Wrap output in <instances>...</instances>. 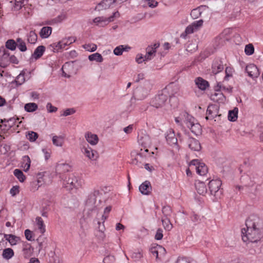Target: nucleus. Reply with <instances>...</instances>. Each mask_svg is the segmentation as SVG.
Here are the masks:
<instances>
[{"label": "nucleus", "mask_w": 263, "mask_h": 263, "mask_svg": "<svg viewBox=\"0 0 263 263\" xmlns=\"http://www.w3.org/2000/svg\"><path fill=\"white\" fill-rule=\"evenodd\" d=\"M191 132L196 135H198L201 133V127L199 123H190L187 126Z\"/></svg>", "instance_id": "nucleus-27"}, {"label": "nucleus", "mask_w": 263, "mask_h": 263, "mask_svg": "<svg viewBox=\"0 0 263 263\" xmlns=\"http://www.w3.org/2000/svg\"><path fill=\"white\" fill-rule=\"evenodd\" d=\"M14 255L13 250L11 248H7L4 250L2 256L4 258L9 259Z\"/></svg>", "instance_id": "nucleus-42"}, {"label": "nucleus", "mask_w": 263, "mask_h": 263, "mask_svg": "<svg viewBox=\"0 0 263 263\" xmlns=\"http://www.w3.org/2000/svg\"><path fill=\"white\" fill-rule=\"evenodd\" d=\"M70 166L67 163H59L56 165L55 172L57 174H62L68 172Z\"/></svg>", "instance_id": "nucleus-24"}, {"label": "nucleus", "mask_w": 263, "mask_h": 263, "mask_svg": "<svg viewBox=\"0 0 263 263\" xmlns=\"http://www.w3.org/2000/svg\"><path fill=\"white\" fill-rule=\"evenodd\" d=\"M81 185V180L73 174L69 175L68 178L63 182V186L68 191L78 189Z\"/></svg>", "instance_id": "nucleus-3"}, {"label": "nucleus", "mask_w": 263, "mask_h": 263, "mask_svg": "<svg viewBox=\"0 0 263 263\" xmlns=\"http://www.w3.org/2000/svg\"><path fill=\"white\" fill-rule=\"evenodd\" d=\"M100 194L99 190H95L92 193H91L87 200V203H95L96 201V198Z\"/></svg>", "instance_id": "nucleus-35"}, {"label": "nucleus", "mask_w": 263, "mask_h": 263, "mask_svg": "<svg viewBox=\"0 0 263 263\" xmlns=\"http://www.w3.org/2000/svg\"><path fill=\"white\" fill-rule=\"evenodd\" d=\"M17 120H18V118H17L16 119H15L14 118H11L9 120H6L5 119H4V120H1V122L3 123V122H7L8 123H10V124L9 125V127H11L14 124H15L16 121Z\"/></svg>", "instance_id": "nucleus-60"}, {"label": "nucleus", "mask_w": 263, "mask_h": 263, "mask_svg": "<svg viewBox=\"0 0 263 263\" xmlns=\"http://www.w3.org/2000/svg\"><path fill=\"white\" fill-rule=\"evenodd\" d=\"M17 46V42H15L13 39H9L6 42V47L12 51L16 49Z\"/></svg>", "instance_id": "nucleus-45"}, {"label": "nucleus", "mask_w": 263, "mask_h": 263, "mask_svg": "<svg viewBox=\"0 0 263 263\" xmlns=\"http://www.w3.org/2000/svg\"><path fill=\"white\" fill-rule=\"evenodd\" d=\"M22 252L24 257L26 258H28L32 255L33 248L30 243L25 241L23 243Z\"/></svg>", "instance_id": "nucleus-16"}, {"label": "nucleus", "mask_w": 263, "mask_h": 263, "mask_svg": "<svg viewBox=\"0 0 263 263\" xmlns=\"http://www.w3.org/2000/svg\"><path fill=\"white\" fill-rule=\"evenodd\" d=\"M45 51V47L44 46H38L32 54V58L37 60L40 58Z\"/></svg>", "instance_id": "nucleus-26"}, {"label": "nucleus", "mask_w": 263, "mask_h": 263, "mask_svg": "<svg viewBox=\"0 0 263 263\" xmlns=\"http://www.w3.org/2000/svg\"><path fill=\"white\" fill-rule=\"evenodd\" d=\"M196 30L194 28V26L191 24L186 28L185 31L181 34L180 36L185 38L187 34L193 33Z\"/></svg>", "instance_id": "nucleus-48"}, {"label": "nucleus", "mask_w": 263, "mask_h": 263, "mask_svg": "<svg viewBox=\"0 0 263 263\" xmlns=\"http://www.w3.org/2000/svg\"><path fill=\"white\" fill-rule=\"evenodd\" d=\"M206 8L205 6H201L191 11V15L194 18H197L199 17L202 13L201 10Z\"/></svg>", "instance_id": "nucleus-31"}, {"label": "nucleus", "mask_w": 263, "mask_h": 263, "mask_svg": "<svg viewBox=\"0 0 263 263\" xmlns=\"http://www.w3.org/2000/svg\"><path fill=\"white\" fill-rule=\"evenodd\" d=\"M37 105L35 103H29L25 104L24 108L27 112H33L37 109Z\"/></svg>", "instance_id": "nucleus-46"}, {"label": "nucleus", "mask_w": 263, "mask_h": 263, "mask_svg": "<svg viewBox=\"0 0 263 263\" xmlns=\"http://www.w3.org/2000/svg\"><path fill=\"white\" fill-rule=\"evenodd\" d=\"M142 149H141V152L138 153L137 154L136 157L134 159L132 160L131 163L133 164L138 165H139L138 162H139V158H142L143 156L144 157H146V155H144L143 154V153L142 152Z\"/></svg>", "instance_id": "nucleus-54"}, {"label": "nucleus", "mask_w": 263, "mask_h": 263, "mask_svg": "<svg viewBox=\"0 0 263 263\" xmlns=\"http://www.w3.org/2000/svg\"><path fill=\"white\" fill-rule=\"evenodd\" d=\"M46 108L49 112H55L58 110V108L52 106L51 103L47 104Z\"/></svg>", "instance_id": "nucleus-61"}, {"label": "nucleus", "mask_w": 263, "mask_h": 263, "mask_svg": "<svg viewBox=\"0 0 263 263\" xmlns=\"http://www.w3.org/2000/svg\"><path fill=\"white\" fill-rule=\"evenodd\" d=\"M83 47L87 51L93 52L96 50L97 46L94 44H88L83 45Z\"/></svg>", "instance_id": "nucleus-52"}, {"label": "nucleus", "mask_w": 263, "mask_h": 263, "mask_svg": "<svg viewBox=\"0 0 263 263\" xmlns=\"http://www.w3.org/2000/svg\"><path fill=\"white\" fill-rule=\"evenodd\" d=\"M245 52L248 55H251L254 52V48L252 44H249L245 47Z\"/></svg>", "instance_id": "nucleus-51"}, {"label": "nucleus", "mask_w": 263, "mask_h": 263, "mask_svg": "<svg viewBox=\"0 0 263 263\" xmlns=\"http://www.w3.org/2000/svg\"><path fill=\"white\" fill-rule=\"evenodd\" d=\"M163 231L161 229L159 228L157 230L155 238L156 240H161L163 238Z\"/></svg>", "instance_id": "nucleus-62"}, {"label": "nucleus", "mask_w": 263, "mask_h": 263, "mask_svg": "<svg viewBox=\"0 0 263 263\" xmlns=\"http://www.w3.org/2000/svg\"><path fill=\"white\" fill-rule=\"evenodd\" d=\"M241 181L246 187H252L255 184L254 179L249 176L242 177L241 178Z\"/></svg>", "instance_id": "nucleus-30"}, {"label": "nucleus", "mask_w": 263, "mask_h": 263, "mask_svg": "<svg viewBox=\"0 0 263 263\" xmlns=\"http://www.w3.org/2000/svg\"><path fill=\"white\" fill-rule=\"evenodd\" d=\"M218 107L216 105H210L206 110V120H212L217 116Z\"/></svg>", "instance_id": "nucleus-12"}, {"label": "nucleus", "mask_w": 263, "mask_h": 263, "mask_svg": "<svg viewBox=\"0 0 263 263\" xmlns=\"http://www.w3.org/2000/svg\"><path fill=\"white\" fill-rule=\"evenodd\" d=\"M19 191V186H13L10 191V193L12 196H15L16 194H18Z\"/></svg>", "instance_id": "nucleus-63"}, {"label": "nucleus", "mask_w": 263, "mask_h": 263, "mask_svg": "<svg viewBox=\"0 0 263 263\" xmlns=\"http://www.w3.org/2000/svg\"><path fill=\"white\" fill-rule=\"evenodd\" d=\"M52 142L57 146H62L64 143V137L54 136L52 137Z\"/></svg>", "instance_id": "nucleus-36"}, {"label": "nucleus", "mask_w": 263, "mask_h": 263, "mask_svg": "<svg viewBox=\"0 0 263 263\" xmlns=\"http://www.w3.org/2000/svg\"><path fill=\"white\" fill-rule=\"evenodd\" d=\"M165 251V249L161 246L157 245L156 246L152 247L150 249V251L152 254L156 256L157 259L159 258L158 253L159 251Z\"/></svg>", "instance_id": "nucleus-34"}, {"label": "nucleus", "mask_w": 263, "mask_h": 263, "mask_svg": "<svg viewBox=\"0 0 263 263\" xmlns=\"http://www.w3.org/2000/svg\"><path fill=\"white\" fill-rule=\"evenodd\" d=\"M25 71L23 70L20 74L17 76V77L15 79V82L16 83V85H21L22 84H23L25 81V78L24 77L25 75Z\"/></svg>", "instance_id": "nucleus-49"}, {"label": "nucleus", "mask_w": 263, "mask_h": 263, "mask_svg": "<svg viewBox=\"0 0 263 263\" xmlns=\"http://www.w3.org/2000/svg\"><path fill=\"white\" fill-rule=\"evenodd\" d=\"M72 43V40L69 42L68 40H63L59 42L58 43H54L51 45V46L53 48V52H58L59 49L64 48L66 46L70 45Z\"/></svg>", "instance_id": "nucleus-19"}, {"label": "nucleus", "mask_w": 263, "mask_h": 263, "mask_svg": "<svg viewBox=\"0 0 263 263\" xmlns=\"http://www.w3.org/2000/svg\"><path fill=\"white\" fill-rule=\"evenodd\" d=\"M215 92L210 96V99L214 102L222 103L226 100V97L223 94L215 87Z\"/></svg>", "instance_id": "nucleus-17"}, {"label": "nucleus", "mask_w": 263, "mask_h": 263, "mask_svg": "<svg viewBox=\"0 0 263 263\" xmlns=\"http://www.w3.org/2000/svg\"><path fill=\"white\" fill-rule=\"evenodd\" d=\"M129 49H130V47L128 46L124 47L123 45H120L115 48L114 53L116 55H121L122 54L123 51H128Z\"/></svg>", "instance_id": "nucleus-33"}, {"label": "nucleus", "mask_w": 263, "mask_h": 263, "mask_svg": "<svg viewBox=\"0 0 263 263\" xmlns=\"http://www.w3.org/2000/svg\"><path fill=\"white\" fill-rule=\"evenodd\" d=\"M115 2L114 0H103L96 7V11H100L104 9L109 8L111 4Z\"/></svg>", "instance_id": "nucleus-20"}, {"label": "nucleus", "mask_w": 263, "mask_h": 263, "mask_svg": "<svg viewBox=\"0 0 263 263\" xmlns=\"http://www.w3.org/2000/svg\"><path fill=\"white\" fill-rule=\"evenodd\" d=\"M168 98L166 91L162 89L153 99L151 102L152 106L156 108L162 107L165 104Z\"/></svg>", "instance_id": "nucleus-4"}, {"label": "nucleus", "mask_w": 263, "mask_h": 263, "mask_svg": "<svg viewBox=\"0 0 263 263\" xmlns=\"http://www.w3.org/2000/svg\"><path fill=\"white\" fill-rule=\"evenodd\" d=\"M195 82L197 87L202 90H205L209 86V82L201 77L196 78Z\"/></svg>", "instance_id": "nucleus-23"}, {"label": "nucleus", "mask_w": 263, "mask_h": 263, "mask_svg": "<svg viewBox=\"0 0 263 263\" xmlns=\"http://www.w3.org/2000/svg\"><path fill=\"white\" fill-rule=\"evenodd\" d=\"M246 71L247 72L249 76L253 78H257L259 75V72L257 67L253 64L247 65L246 67Z\"/></svg>", "instance_id": "nucleus-13"}, {"label": "nucleus", "mask_w": 263, "mask_h": 263, "mask_svg": "<svg viewBox=\"0 0 263 263\" xmlns=\"http://www.w3.org/2000/svg\"><path fill=\"white\" fill-rule=\"evenodd\" d=\"M164 217H169L172 214V209L170 206H164L162 210Z\"/></svg>", "instance_id": "nucleus-53"}, {"label": "nucleus", "mask_w": 263, "mask_h": 263, "mask_svg": "<svg viewBox=\"0 0 263 263\" xmlns=\"http://www.w3.org/2000/svg\"><path fill=\"white\" fill-rule=\"evenodd\" d=\"M217 89H219V91L220 90L227 91L228 92H231L232 91V88H227L226 86L222 85L220 83L217 84V86L216 87Z\"/></svg>", "instance_id": "nucleus-58"}, {"label": "nucleus", "mask_w": 263, "mask_h": 263, "mask_svg": "<svg viewBox=\"0 0 263 263\" xmlns=\"http://www.w3.org/2000/svg\"><path fill=\"white\" fill-rule=\"evenodd\" d=\"M203 21L202 20L195 21L192 24L194 26V28L197 31L203 25Z\"/></svg>", "instance_id": "nucleus-59"}, {"label": "nucleus", "mask_w": 263, "mask_h": 263, "mask_svg": "<svg viewBox=\"0 0 263 263\" xmlns=\"http://www.w3.org/2000/svg\"><path fill=\"white\" fill-rule=\"evenodd\" d=\"M37 133L34 132H29L28 134L26 135V137L27 139H28L31 142L35 141L37 138H38Z\"/></svg>", "instance_id": "nucleus-50"}, {"label": "nucleus", "mask_w": 263, "mask_h": 263, "mask_svg": "<svg viewBox=\"0 0 263 263\" xmlns=\"http://www.w3.org/2000/svg\"><path fill=\"white\" fill-rule=\"evenodd\" d=\"M14 176L18 179V180L23 182L26 179V176L23 174V172L19 169H15L13 172Z\"/></svg>", "instance_id": "nucleus-41"}, {"label": "nucleus", "mask_w": 263, "mask_h": 263, "mask_svg": "<svg viewBox=\"0 0 263 263\" xmlns=\"http://www.w3.org/2000/svg\"><path fill=\"white\" fill-rule=\"evenodd\" d=\"M197 192L200 195H204L207 192V189L204 182L201 181H197L195 183Z\"/></svg>", "instance_id": "nucleus-21"}, {"label": "nucleus", "mask_w": 263, "mask_h": 263, "mask_svg": "<svg viewBox=\"0 0 263 263\" xmlns=\"http://www.w3.org/2000/svg\"><path fill=\"white\" fill-rule=\"evenodd\" d=\"M160 46L159 43H156L153 45L148 46L146 48V53L144 56V61L151 60L152 59L156 54L157 49Z\"/></svg>", "instance_id": "nucleus-8"}, {"label": "nucleus", "mask_w": 263, "mask_h": 263, "mask_svg": "<svg viewBox=\"0 0 263 263\" xmlns=\"http://www.w3.org/2000/svg\"><path fill=\"white\" fill-rule=\"evenodd\" d=\"M119 16V13L118 11L112 13V14L108 17H104V16H98L95 18L93 20L94 23H95L97 25L100 26H104L106 25L109 22H113L115 17H118Z\"/></svg>", "instance_id": "nucleus-6"}, {"label": "nucleus", "mask_w": 263, "mask_h": 263, "mask_svg": "<svg viewBox=\"0 0 263 263\" xmlns=\"http://www.w3.org/2000/svg\"><path fill=\"white\" fill-rule=\"evenodd\" d=\"M260 220L255 215L250 216L246 221V228L241 230L242 239L244 242H257L260 238Z\"/></svg>", "instance_id": "nucleus-1"}, {"label": "nucleus", "mask_w": 263, "mask_h": 263, "mask_svg": "<svg viewBox=\"0 0 263 263\" xmlns=\"http://www.w3.org/2000/svg\"><path fill=\"white\" fill-rule=\"evenodd\" d=\"M165 138L166 141L170 145H176L177 139L175 136L174 131L172 129H169L166 134Z\"/></svg>", "instance_id": "nucleus-15"}, {"label": "nucleus", "mask_w": 263, "mask_h": 263, "mask_svg": "<svg viewBox=\"0 0 263 263\" xmlns=\"http://www.w3.org/2000/svg\"><path fill=\"white\" fill-rule=\"evenodd\" d=\"M188 147L194 151L199 152L201 149V146L199 141L194 138H189L187 141Z\"/></svg>", "instance_id": "nucleus-11"}, {"label": "nucleus", "mask_w": 263, "mask_h": 263, "mask_svg": "<svg viewBox=\"0 0 263 263\" xmlns=\"http://www.w3.org/2000/svg\"><path fill=\"white\" fill-rule=\"evenodd\" d=\"M36 241L38 243L39 251L40 252L42 250H45L47 246V239L46 238L40 236Z\"/></svg>", "instance_id": "nucleus-28"}, {"label": "nucleus", "mask_w": 263, "mask_h": 263, "mask_svg": "<svg viewBox=\"0 0 263 263\" xmlns=\"http://www.w3.org/2000/svg\"><path fill=\"white\" fill-rule=\"evenodd\" d=\"M163 89L166 91V94L170 97L169 101L171 106L174 108L177 107L178 104V101L175 96L179 95L180 88L179 86L173 82L167 85Z\"/></svg>", "instance_id": "nucleus-2"}, {"label": "nucleus", "mask_w": 263, "mask_h": 263, "mask_svg": "<svg viewBox=\"0 0 263 263\" xmlns=\"http://www.w3.org/2000/svg\"><path fill=\"white\" fill-rule=\"evenodd\" d=\"M190 165H194L196 166V170L197 174L201 176H204L208 173V167L203 163L200 162L198 159L192 160Z\"/></svg>", "instance_id": "nucleus-7"}, {"label": "nucleus", "mask_w": 263, "mask_h": 263, "mask_svg": "<svg viewBox=\"0 0 263 263\" xmlns=\"http://www.w3.org/2000/svg\"><path fill=\"white\" fill-rule=\"evenodd\" d=\"M37 39V35L34 31H31L27 35L28 42L30 44H35Z\"/></svg>", "instance_id": "nucleus-43"}, {"label": "nucleus", "mask_w": 263, "mask_h": 263, "mask_svg": "<svg viewBox=\"0 0 263 263\" xmlns=\"http://www.w3.org/2000/svg\"><path fill=\"white\" fill-rule=\"evenodd\" d=\"M5 240H7L11 246L15 245L20 238L12 234H4Z\"/></svg>", "instance_id": "nucleus-29"}, {"label": "nucleus", "mask_w": 263, "mask_h": 263, "mask_svg": "<svg viewBox=\"0 0 263 263\" xmlns=\"http://www.w3.org/2000/svg\"><path fill=\"white\" fill-rule=\"evenodd\" d=\"M15 3L14 8L16 10H18L22 8L24 5V0H14Z\"/></svg>", "instance_id": "nucleus-56"}, {"label": "nucleus", "mask_w": 263, "mask_h": 263, "mask_svg": "<svg viewBox=\"0 0 263 263\" xmlns=\"http://www.w3.org/2000/svg\"><path fill=\"white\" fill-rule=\"evenodd\" d=\"M224 68L223 62L220 59H216L214 60L212 65V72L213 74L221 72Z\"/></svg>", "instance_id": "nucleus-14"}, {"label": "nucleus", "mask_w": 263, "mask_h": 263, "mask_svg": "<svg viewBox=\"0 0 263 263\" xmlns=\"http://www.w3.org/2000/svg\"><path fill=\"white\" fill-rule=\"evenodd\" d=\"M221 181L219 179L212 180L209 183V188L211 195H213L216 197L220 198L222 194L220 187L221 185Z\"/></svg>", "instance_id": "nucleus-5"}, {"label": "nucleus", "mask_w": 263, "mask_h": 263, "mask_svg": "<svg viewBox=\"0 0 263 263\" xmlns=\"http://www.w3.org/2000/svg\"><path fill=\"white\" fill-rule=\"evenodd\" d=\"M111 206H107L105 209L104 211V214L102 216V220H103V223L104 222L105 220L108 217V214L111 211Z\"/></svg>", "instance_id": "nucleus-55"}, {"label": "nucleus", "mask_w": 263, "mask_h": 263, "mask_svg": "<svg viewBox=\"0 0 263 263\" xmlns=\"http://www.w3.org/2000/svg\"><path fill=\"white\" fill-rule=\"evenodd\" d=\"M88 59L90 61H95L97 62L101 63L103 61V58L101 54L99 53H95L89 55L88 56Z\"/></svg>", "instance_id": "nucleus-39"}, {"label": "nucleus", "mask_w": 263, "mask_h": 263, "mask_svg": "<svg viewBox=\"0 0 263 263\" xmlns=\"http://www.w3.org/2000/svg\"><path fill=\"white\" fill-rule=\"evenodd\" d=\"M238 109L237 107L232 110H230L228 115V119L231 121H235L237 119Z\"/></svg>", "instance_id": "nucleus-44"}, {"label": "nucleus", "mask_w": 263, "mask_h": 263, "mask_svg": "<svg viewBox=\"0 0 263 263\" xmlns=\"http://www.w3.org/2000/svg\"><path fill=\"white\" fill-rule=\"evenodd\" d=\"M151 190V183L148 181H145L139 186V191L143 195H148Z\"/></svg>", "instance_id": "nucleus-22"}, {"label": "nucleus", "mask_w": 263, "mask_h": 263, "mask_svg": "<svg viewBox=\"0 0 263 263\" xmlns=\"http://www.w3.org/2000/svg\"><path fill=\"white\" fill-rule=\"evenodd\" d=\"M9 53L4 48H0V66L3 68L9 65Z\"/></svg>", "instance_id": "nucleus-9"}, {"label": "nucleus", "mask_w": 263, "mask_h": 263, "mask_svg": "<svg viewBox=\"0 0 263 263\" xmlns=\"http://www.w3.org/2000/svg\"><path fill=\"white\" fill-rule=\"evenodd\" d=\"M75 112L76 110L74 108H67L64 111L62 115L63 116H67L73 114Z\"/></svg>", "instance_id": "nucleus-64"}, {"label": "nucleus", "mask_w": 263, "mask_h": 263, "mask_svg": "<svg viewBox=\"0 0 263 263\" xmlns=\"http://www.w3.org/2000/svg\"><path fill=\"white\" fill-rule=\"evenodd\" d=\"M25 236L26 238L29 241L33 240V233L29 229H27L25 231Z\"/></svg>", "instance_id": "nucleus-57"}, {"label": "nucleus", "mask_w": 263, "mask_h": 263, "mask_svg": "<svg viewBox=\"0 0 263 263\" xmlns=\"http://www.w3.org/2000/svg\"><path fill=\"white\" fill-rule=\"evenodd\" d=\"M138 141L139 144L144 148L148 147L151 145V140L149 136L143 132L138 135Z\"/></svg>", "instance_id": "nucleus-10"}, {"label": "nucleus", "mask_w": 263, "mask_h": 263, "mask_svg": "<svg viewBox=\"0 0 263 263\" xmlns=\"http://www.w3.org/2000/svg\"><path fill=\"white\" fill-rule=\"evenodd\" d=\"M85 138L87 142L91 145H96L98 142V137L97 135L88 132L85 134Z\"/></svg>", "instance_id": "nucleus-25"}, {"label": "nucleus", "mask_w": 263, "mask_h": 263, "mask_svg": "<svg viewBox=\"0 0 263 263\" xmlns=\"http://www.w3.org/2000/svg\"><path fill=\"white\" fill-rule=\"evenodd\" d=\"M23 163L22 167H24V171L27 172L30 167L31 160L28 156H25L23 157Z\"/></svg>", "instance_id": "nucleus-38"}, {"label": "nucleus", "mask_w": 263, "mask_h": 263, "mask_svg": "<svg viewBox=\"0 0 263 263\" xmlns=\"http://www.w3.org/2000/svg\"><path fill=\"white\" fill-rule=\"evenodd\" d=\"M81 151L83 154L89 159L95 160L97 157L96 156V151L92 150L88 145L87 147L84 146Z\"/></svg>", "instance_id": "nucleus-18"}, {"label": "nucleus", "mask_w": 263, "mask_h": 263, "mask_svg": "<svg viewBox=\"0 0 263 263\" xmlns=\"http://www.w3.org/2000/svg\"><path fill=\"white\" fill-rule=\"evenodd\" d=\"M17 47L19 50L22 52H24L27 50V47L25 42L21 38L16 39Z\"/></svg>", "instance_id": "nucleus-47"}, {"label": "nucleus", "mask_w": 263, "mask_h": 263, "mask_svg": "<svg viewBox=\"0 0 263 263\" xmlns=\"http://www.w3.org/2000/svg\"><path fill=\"white\" fill-rule=\"evenodd\" d=\"M36 222L38 229H39L40 232L42 234H43L45 232L46 230L45 226L44 224V221L43 219L40 217H37L36 218Z\"/></svg>", "instance_id": "nucleus-40"}, {"label": "nucleus", "mask_w": 263, "mask_h": 263, "mask_svg": "<svg viewBox=\"0 0 263 263\" xmlns=\"http://www.w3.org/2000/svg\"><path fill=\"white\" fill-rule=\"evenodd\" d=\"M164 228L167 231H170L173 228V225L171 223L169 217H163L161 220Z\"/></svg>", "instance_id": "nucleus-37"}, {"label": "nucleus", "mask_w": 263, "mask_h": 263, "mask_svg": "<svg viewBox=\"0 0 263 263\" xmlns=\"http://www.w3.org/2000/svg\"><path fill=\"white\" fill-rule=\"evenodd\" d=\"M51 27H44L41 29L40 34L42 38H47L51 34Z\"/></svg>", "instance_id": "nucleus-32"}]
</instances>
